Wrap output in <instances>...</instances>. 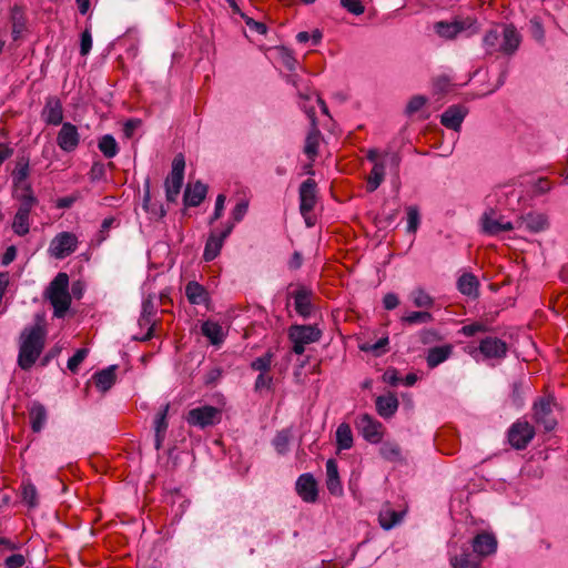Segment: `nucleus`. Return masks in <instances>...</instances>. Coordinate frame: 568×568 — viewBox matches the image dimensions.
Here are the masks:
<instances>
[{"label": "nucleus", "mask_w": 568, "mask_h": 568, "mask_svg": "<svg viewBox=\"0 0 568 568\" xmlns=\"http://www.w3.org/2000/svg\"><path fill=\"white\" fill-rule=\"evenodd\" d=\"M322 332L314 325H292L288 328V338L293 344L292 351L302 355L305 346L320 341Z\"/></svg>", "instance_id": "nucleus-4"}, {"label": "nucleus", "mask_w": 568, "mask_h": 568, "mask_svg": "<svg viewBox=\"0 0 568 568\" xmlns=\"http://www.w3.org/2000/svg\"><path fill=\"white\" fill-rule=\"evenodd\" d=\"M292 439V430L284 428L276 433L273 438V447L280 455H285L288 452L290 442Z\"/></svg>", "instance_id": "nucleus-39"}, {"label": "nucleus", "mask_w": 568, "mask_h": 568, "mask_svg": "<svg viewBox=\"0 0 568 568\" xmlns=\"http://www.w3.org/2000/svg\"><path fill=\"white\" fill-rule=\"evenodd\" d=\"M92 49V34L89 28H87L80 38V54L85 57L90 53Z\"/></svg>", "instance_id": "nucleus-54"}, {"label": "nucleus", "mask_w": 568, "mask_h": 568, "mask_svg": "<svg viewBox=\"0 0 568 568\" xmlns=\"http://www.w3.org/2000/svg\"><path fill=\"white\" fill-rule=\"evenodd\" d=\"M453 353V346L449 344L435 346L428 349L426 362L429 368H435L444 363Z\"/></svg>", "instance_id": "nucleus-32"}, {"label": "nucleus", "mask_w": 568, "mask_h": 568, "mask_svg": "<svg viewBox=\"0 0 568 568\" xmlns=\"http://www.w3.org/2000/svg\"><path fill=\"white\" fill-rule=\"evenodd\" d=\"M521 43V34L513 26H505L503 30V42L499 45V52L510 57L515 54Z\"/></svg>", "instance_id": "nucleus-21"}, {"label": "nucleus", "mask_w": 568, "mask_h": 568, "mask_svg": "<svg viewBox=\"0 0 568 568\" xmlns=\"http://www.w3.org/2000/svg\"><path fill=\"white\" fill-rule=\"evenodd\" d=\"M404 515L405 511L395 510L387 504L382 507L378 521L383 529L389 530L403 520Z\"/></svg>", "instance_id": "nucleus-27"}, {"label": "nucleus", "mask_w": 568, "mask_h": 568, "mask_svg": "<svg viewBox=\"0 0 568 568\" xmlns=\"http://www.w3.org/2000/svg\"><path fill=\"white\" fill-rule=\"evenodd\" d=\"M449 564L452 568H480L481 560L470 550V547L463 546L458 554L449 556Z\"/></svg>", "instance_id": "nucleus-19"}, {"label": "nucleus", "mask_w": 568, "mask_h": 568, "mask_svg": "<svg viewBox=\"0 0 568 568\" xmlns=\"http://www.w3.org/2000/svg\"><path fill=\"white\" fill-rule=\"evenodd\" d=\"M272 383L273 377L265 376L264 373H261L255 379L254 389L258 392L262 390L263 388H270L272 386Z\"/></svg>", "instance_id": "nucleus-64"}, {"label": "nucleus", "mask_w": 568, "mask_h": 568, "mask_svg": "<svg viewBox=\"0 0 568 568\" xmlns=\"http://www.w3.org/2000/svg\"><path fill=\"white\" fill-rule=\"evenodd\" d=\"M170 405H164L160 412L155 415L154 422H153V428H154V447L156 450H160L162 448L163 442L165 439L166 430L169 427L168 424V413H169Z\"/></svg>", "instance_id": "nucleus-22"}, {"label": "nucleus", "mask_w": 568, "mask_h": 568, "mask_svg": "<svg viewBox=\"0 0 568 568\" xmlns=\"http://www.w3.org/2000/svg\"><path fill=\"white\" fill-rule=\"evenodd\" d=\"M42 120L49 125H59L63 122L62 103L57 97L47 98L41 113Z\"/></svg>", "instance_id": "nucleus-20"}, {"label": "nucleus", "mask_w": 568, "mask_h": 568, "mask_svg": "<svg viewBox=\"0 0 568 568\" xmlns=\"http://www.w3.org/2000/svg\"><path fill=\"white\" fill-rule=\"evenodd\" d=\"M140 119H129L123 125V133L125 138L130 139L133 136L134 131L141 125Z\"/></svg>", "instance_id": "nucleus-63"}, {"label": "nucleus", "mask_w": 568, "mask_h": 568, "mask_svg": "<svg viewBox=\"0 0 568 568\" xmlns=\"http://www.w3.org/2000/svg\"><path fill=\"white\" fill-rule=\"evenodd\" d=\"M11 21H12V36L13 39H18L21 32L24 29V20L21 10L18 7H14L11 10Z\"/></svg>", "instance_id": "nucleus-47"}, {"label": "nucleus", "mask_w": 568, "mask_h": 568, "mask_svg": "<svg viewBox=\"0 0 568 568\" xmlns=\"http://www.w3.org/2000/svg\"><path fill=\"white\" fill-rule=\"evenodd\" d=\"M296 493L305 503H315L318 496L317 483L310 473L302 474L296 480Z\"/></svg>", "instance_id": "nucleus-16"}, {"label": "nucleus", "mask_w": 568, "mask_h": 568, "mask_svg": "<svg viewBox=\"0 0 568 568\" xmlns=\"http://www.w3.org/2000/svg\"><path fill=\"white\" fill-rule=\"evenodd\" d=\"M551 189V183L546 178H539L532 184V192L535 195H541L549 192Z\"/></svg>", "instance_id": "nucleus-59"}, {"label": "nucleus", "mask_w": 568, "mask_h": 568, "mask_svg": "<svg viewBox=\"0 0 568 568\" xmlns=\"http://www.w3.org/2000/svg\"><path fill=\"white\" fill-rule=\"evenodd\" d=\"M311 294L312 292L304 286L293 293L295 311L304 318L312 312Z\"/></svg>", "instance_id": "nucleus-29"}, {"label": "nucleus", "mask_w": 568, "mask_h": 568, "mask_svg": "<svg viewBox=\"0 0 568 568\" xmlns=\"http://www.w3.org/2000/svg\"><path fill=\"white\" fill-rule=\"evenodd\" d=\"M524 223L532 233H539L549 227L548 216L544 213H529L525 216Z\"/></svg>", "instance_id": "nucleus-35"}, {"label": "nucleus", "mask_w": 568, "mask_h": 568, "mask_svg": "<svg viewBox=\"0 0 568 568\" xmlns=\"http://www.w3.org/2000/svg\"><path fill=\"white\" fill-rule=\"evenodd\" d=\"M185 296L192 305H206L210 302L207 290L196 281H190L185 285Z\"/></svg>", "instance_id": "nucleus-23"}, {"label": "nucleus", "mask_w": 568, "mask_h": 568, "mask_svg": "<svg viewBox=\"0 0 568 568\" xmlns=\"http://www.w3.org/2000/svg\"><path fill=\"white\" fill-rule=\"evenodd\" d=\"M116 365H111L94 374L95 386L101 392L109 390L115 383Z\"/></svg>", "instance_id": "nucleus-34"}, {"label": "nucleus", "mask_w": 568, "mask_h": 568, "mask_svg": "<svg viewBox=\"0 0 568 568\" xmlns=\"http://www.w3.org/2000/svg\"><path fill=\"white\" fill-rule=\"evenodd\" d=\"M248 203L246 201L239 202L231 212L232 220L237 223L241 222L246 215Z\"/></svg>", "instance_id": "nucleus-57"}, {"label": "nucleus", "mask_w": 568, "mask_h": 568, "mask_svg": "<svg viewBox=\"0 0 568 568\" xmlns=\"http://www.w3.org/2000/svg\"><path fill=\"white\" fill-rule=\"evenodd\" d=\"M47 327L44 314H36L34 324L27 326L21 333V342L18 355V365L23 371H29L39 358L44 347Z\"/></svg>", "instance_id": "nucleus-1"}, {"label": "nucleus", "mask_w": 568, "mask_h": 568, "mask_svg": "<svg viewBox=\"0 0 568 568\" xmlns=\"http://www.w3.org/2000/svg\"><path fill=\"white\" fill-rule=\"evenodd\" d=\"M420 216L416 206L407 207V232L415 233L419 226Z\"/></svg>", "instance_id": "nucleus-51"}, {"label": "nucleus", "mask_w": 568, "mask_h": 568, "mask_svg": "<svg viewBox=\"0 0 568 568\" xmlns=\"http://www.w3.org/2000/svg\"><path fill=\"white\" fill-rule=\"evenodd\" d=\"M326 487L332 495H342L343 486L338 476L337 463L329 458L326 462Z\"/></svg>", "instance_id": "nucleus-26"}, {"label": "nucleus", "mask_w": 568, "mask_h": 568, "mask_svg": "<svg viewBox=\"0 0 568 568\" xmlns=\"http://www.w3.org/2000/svg\"><path fill=\"white\" fill-rule=\"evenodd\" d=\"M207 193V186L201 181H196L194 184H189L185 187L183 201L186 206H199L205 199Z\"/></svg>", "instance_id": "nucleus-24"}, {"label": "nucleus", "mask_w": 568, "mask_h": 568, "mask_svg": "<svg viewBox=\"0 0 568 568\" xmlns=\"http://www.w3.org/2000/svg\"><path fill=\"white\" fill-rule=\"evenodd\" d=\"M12 230L19 236L28 234L30 230L29 216L16 213Z\"/></svg>", "instance_id": "nucleus-44"}, {"label": "nucleus", "mask_w": 568, "mask_h": 568, "mask_svg": "<svg viewBox=\"0 0 568 568\" xmlns=\"http://www.w3.org/2000/svg\"><path fill=\"white\" fill-rule=\"evenodd\" d=\"M528 389V385L525 383V377L514 379L510 384V393L506 403H509L515 408L523 407L525 403V393Z\"/></svg>", "instance_id": "nucleus-30"}, {"label": "nucleus", "mask_w": 568, "mask_h": 568, "mask_svg": "<svg viewBox=\"0 0 568 568\" xmlns=\"http://www.w3.org/2000/svg\"><path fill=\"white\" fill-rule=\"evenodd\" d=\"M221 416L222 412L219 408L210 405H204L196 408H192L187 413L186 422L191 426L205 428L219 424L221 420Z\"/></svg>", "instance_id": "nucleus-9"}, {"label": "nucleus", "mask_w": 568, "mask_h": 568, "mask_svg": "<svg viewBox=\"0 0 568 568\" xmlns=\"http://www.w3.org/2000/svg\"><path fill=\"white\" fill-rule=\"evenodd\" d=\"M89 349L88 348H79L72 357L68 361V368L75 373L80 366V364L84 361V358L88 356Z\"/></svg>", "instance_id": "nucleus-52"}, {"label": "nucleus", "mask_w": 568, "mask_h": 568, "mask_svg": "<svg viewBox=\"0 0 568 568\" xmlns=\"http://www.w3.org/2000/svg\"><path fill=\"white\" fill-rule=\"evenodd\" d=\"M535 436L534 427L526 420H517L508 430L507 438L511 447L524 449Z\"/></svg>", "instance_id": "nucleus-11"}, {"label": "nucleus", "mask_w": 568, "mask_h": 568, "mask_svg": "<svg viewBox=\"0 0 568 568\" xmlns=\"http://www.w3.org/2000/svg\"><path fill=\"white\" fill-rule=\"evenodd\" d=\"M29 418L31 429L34 433H40L48 419L47 408L39 402H33L29 408Z\"/></svg>", "instance_id": "nucleus-28"}, {"label": "nucleus", "mask_w": 568, "mask_h": 568, "mask_svg": "<svg viewBox=\"0 0 568 568\" xmlns=\"http://www.w3.org/2000/svg\"><path fill=\"white\" fill-rule=\"evenodd\" d=\"M79 240L74 233L60 232L50 242L48 253L50 256L62 260L78 248Z\"/></svg>", "instance_id": "nucleus-7"}, {"label": "nucleus", "mask_w": 568, "mask_h": 568, "mask_svg": "<svg viewBox=\"0 0 568 568\" xmlns=\"http://www.w3.org/2000/svg\"><path fill=\"white\" fill-rule=\"evenodd\" d=\"M357 428L367 442L376 444L382 440V424L371 415H361L357 420Z\"/></svg>", "instance_id": "nucleus-15"}, {"label": "nucleus", "mask_w": 568, "mask_h": 568, "mask_svg": "<svg viewBox=\"0 0 568 568\" xmlns=\"http://www.w3.org/2000/svg\"><path fill=\"white\" fill-rule=\"evenodd\" d=\"M201 332L203 336H205L211 342L212 345H220L225 338L222 326L217 322L211 320L204 321L202 323Z\"/></svg>", "instance_id": "nucleus-33"}, {"label": "nucleus", "mask_w": 568, "mask_h": 568, "mask_svg": "<svg viewBox=\"0 0 568 568\" xmlns=\"http://www.w3.org/2000/svg\"><path fill=\"white\" fill-rule=\"evenodd\" d=\"M281 61L283 65L290 71L295 70L297 64V60L293 55L292 51L285 48L281 50Z\"/></svg>", "instance_id": "nucleus-58"}, {"label": "nucleus", "mask_w": 568, "mask_h": 568, "mask_svg": "<svg viewBox=\"0 0 568 568\" xmlns=\"http://www.w3.org/2000/svg\"><path fill=\"white\" fill-rule=\"evenodd\" d=\"M474 21L467 19H455L454 21H438L434 24L436 34L445 40H453L460 33L471 29Z\"/></svg>", "instance_id": "nucleus-12"}, {"label": "nucleus", "mask_w": 568, "mask_h": 568, "mask_svg": "<svg viewBox=\"0 0 568 568\" xmlns=\"http://www.w3.org/2000/svg\"><path fill=\"white\" fill-rule=\"evenodd\" d=\"M22 500L31 508L38 506L37 488L31 483H23L22 485Z\"/></svg>", "instance_id": "nucleus-46"}, {"label": "nucleus", "mask_w": 568, "mask_h": 568, "mask_svg": "<svg viewBox=\"0 0 568 568\" xmlns=\"http://www.w3.org/2000/svg\"><path fill=\"white\" fill-rule=\"evenodd\" d=\"M300 212L306 221L308 226L312 223L308 220V214L314 210L317 201V183L313 179H307L300 185Z\"/></svg>", "instance_id": "nucleus-10"}, {"label": "nucleus", "mask_w": 568, "mask_h": 568, "mask_svg": "<svg viewBox=\"0 0 568 568\" xmlns=\"http://www.w3.org/2000/svg\"><path fill=\"white\" fill-rule=\"evenodd\" d=\"M158 306L154 303V298L152 295H149L142 301V310L140 317L138 320V324L141 328L146 327V333L141 336H133L132 339L146 342L150 341L154 335L155 328V320Z\"/></svg>", "instance_id": "nucleus-8"}, {"label": "nucleus", "mask_w": 568, "mask_h": 568, "mask_svg": "<svg viewBox=\"0 0 568 568\" xmlns=\"http://www.w3.org/2000/svg\"><path fill=\"white\" fill-rule=\"evenodd\" d=\"M336 447L338 450H346L353 446V433L351 426L346 423L338 425L336 429Z\"/></svg>", "instance_id": "nucleus-37"}, {"label": "nucleus", "mask_w": 568, "mask_h": 568, "mask_svg": "<svg viewBox=\"0 0 568 568\" xmlns=\"http://www.w3.org/2000/svg\"><path fill=\"white\" fill-rule=\"evenodd\" d=\"M339 3L343 9L354 16L363 14L365 11V7L361 0H341Z\"/></svg>", "instance_id": "nucleus-53"}, {"label": "nucleus", "mask_w": 568, "mask_h": 568, "mask_svg": "<svg viewBox=\"0 0 568 568\" xmlns=\"http://www.w3.org/2000/svg\"><path fill=\"white\" fill-rule=\"evenodd\" d=\"M388 344V337H382L374 344H364L361 349L364 352H373L375 355H381L384 352L385 346Z\"/></svg>", "instance_id": "nucleus-55"}, {"label": "nucleus", "mask_w": 568, "mask_h": 568, "mask_svg": "<svg viewBox=\"0 0 568 568\" xmlns=\"http://www.w3.org/2000/svg\"><path fill=\"white\" fill-rule=\"evenodd\" d=\"M24 564L26 559L21 554H13L4 560L6 568H21Z\"/></svg>", "instance_id": "nucleus-62"}, {"label": "nucleus", "mask_w": 568, "mask_h": 568, "mask_svg": "<svg viewBox=\"0 0 568 568\" xmlns=\"http://www.w3.org/2000/svg\"><path fill=\"white\" fill-rule=\"evenodd\" d=\"M433 321V315L429 312H410L402 317V322L406 324H420L429 323Z\"/></svg>", "instance_id": "nucleus-48"}, {"label": "nucleus", "mask_w": 568, "mask_h": 568, "mask_svg": "<svg viewBox=\"0 0 568 568\" xmlns=\"http://www.w3.org/2000/svg\"><path fill=\"white\" fill-rule=\"evenodd\" d=\"M80 140L78 128L74 124L70 122L62 123L57 135V144L62 151L73 152L79 146Z\"/></svg>", "instance_id": "nucleus-14"}, {"label": "nucleus", "mask_w": 568, "mask_h": 568, "mask_svg": "<svg viewBox=\"0 0 568 568\" xmlns=\"http://www.w3.org/2000/svg\"><path fill=\"white\" fill-rule=\"evenodd\" d=\"M98 148L106 159H113L119 153L118 142L111 134H104L99 140Z\"/></svg>", "instance_id": "nucleus-38"}, {"label": "nucleus", "mask_w": 568, "mask_h": 568, "mask_svg": "<svg viewBox=\"0 0 568 568\" xmlns=\"http://www.w3.org/2000/svg\"><path fill=\"white\" fill-rule=\"evenodd\" d=\"M476 361L493 359L497 357V337H486L480 341L477 348L470 351Z\"/></svg>", "instance_id": "nucleus-25"}, {"label": "nucleus", "mask_w": 568, "mask_h": 568, "mask_svg": "<svg viewBox=\"0 0 568 568\" xmlns=\"http://www.w3.org/2000/svg\"><path fill=\"white\" fill-rule=\"evenodd\" d=\"M381 456L389 462H396L400 459V448L395 443H383V445L379 448Z\"/></svg>", "instance_id": "nucleus-43"}, {"label": "nucleus", "mask_w": 568, "mask_h": 568, "mask_svg": "<svg viewBox=\"0 0 568 568\" xmlns=\"http://www.w3.org/2000/svg\"><path fill=\"white\" fill-rule=\"evenodd\" d=\"M142 207L145 212L151 213L158 217H163L166 214V211L162 204L156 205L151 202L149 181H146L145 186H144V196H143Z\"/></svg>", "instance_id": "nucleus-40"}, {"label": "nucleus", "mask_w": 568, "mask_h": 568, "mask_svg": "<svg viewBox=\"0 0 568 568\" xmlns=\"http://www.w3.org/2000/svg\"><path fill=\"white\" fill-rule=\"evenodd\" d=\"M530 33L536 41H544L545 30L542 28V24L536 19L530 20Z\"/></svg>", "instance_id": "nucleus-60"}, {"label": "nucleus", "mask_w": 568, "mask_h": 568, "mask_svg": "<svg viewBox=\"0 0 568 568\" xmlns=\"http://www.w3.org/2000/svg\"><path fill=\"white\" fill-rule=\"evenodd\" d=\"M556 400L551 396L541 397L534 403V419L542 426L546 432H551L557 426V418L554 415Z\"/></svg>", "instance_id": "nucleus-6"}, {"label": "nucleus", "mask_w": 568, "mask_h": 568, "mask_svg": "<svg viewBox=\"0 0 568 568\" xmlns=\"http://www.w3.org/2000/svg\"><path fill=\"white\" fill-rule=\"evenodd\" d=\"M481 229L485 233L497 234V217L494 209H488L481 216Z\"/></svg>", "instance_id": "nucleus-42"}, {"label": "nucleus", "mask_w": 568, "mask_h": 568, "mask_svg": "<svg viewBox=\"0 0 568 568\" xmlns=\"http://www.w3.org/2000/svg\"><path fill=\"white\" fill-rule=\"evenodd\" d=\"M273 353L267 351L264 355L255 358L251 363V368L254 371H258L260 373H265L270 371L272 362H273Z\"/></svg>", "instance_id": "nucleus-45"}, {"label": "nucleus", "mask_w": 568, "mask_h": 568, "mask_svg": "<svg viewBox=\"0 0 568 568\" xmlns=\"http://www.w3.org/2000/svg\"><path fill=\"white\" fill-rule=\"evenodd\" d=\"M318 150V140L316 136L308 135L305 145H304V153L307 155L310 160H314L317 155Z\"/></svg>", "instance_id": "nucleus-56"}, {"label": "nucleus", "mask_w": 568, "mask_h": 568, "mask_svg": "<svg viewBox=\"0 0 568 568\" xmlns=\"http://www.w3.org/2000/svg\"><path fill=\"white\" fill-rule=\"evenodd\" d=\"M225 200H226V196L224 194H219L216 196L214 212L210 220L211 224L213 222H215L216 220H219L223 215Z\"/></svg>", "instance_id": "nucleus-61"}, {"label": "nucleus", "mask_w": 568, "mask_h": 568, "mask_svg": "<svg viewBox=\"0 0 568 568\" xmlns=\"http://www.w3.org/2000/svg\"><path fill=\"white\" fill-rule=\"evenodd\" d=\"M44 297L53 307V316L62 318L71 305V295L69 293V276L67 273L60 272L50 282L44 292Z\"/></svg>", "instance_id": "nucleus-2"}, {"label": "nucleus", "mask_w": 568, "mask_h": 568, "mask_svg": "<svg viewBox=\"0 0 568 568\" xmlns=\"http://www.w3.org/2000/svg\"><path fill=\"white\" fill-rule=\"evenodd\" d=\"M36 203L37 199L33 196L30 186H27L24 193L20 196V205L17 213L29 216Z\"/></svg>", "instance_id": "nucleus-41"}, {"label": "nucleus", "mask_w": 568, "mask_h": 568, "mask_svg": "<svg viewBox=\"0 0 568 568\" xmlns=\"http://www.w3.org/2000/svg\"><path fill=\"white\" fill-rule=\"evenodd\" d=\"M496 547L497 540L494 534L479 532L473 538L470 550L483 561L485 557L495 551Z\"/></svg>", "instance_id": "nucleus-17"}, {"label": "nucleus", "mask_w": 568, "mask_h": 568, "mask_svg": "<svg viewBox=\"0 0 568 568\" xmlns=\"http://www.w3.org/2000/svg\"><path fill=\"white\" fill-rule=\"evenodd\" d=\"M185 160L183 154L174 156L172 162V171L165 180V196L168 202H175L184 180Z\"/></svg>", "instance_id": "nucleus-5"}, {"label": "nucleus", "mask_w": 568, "mask_h": 568, "mask_svg": "<svg viewBox=\"0 0 568 568\" xmlns=\"http://www.w3.org/2000/svg\"><path fill=\"white\" fill-rule=\"evenodd\" d=\"M376 410L383 418L392 417L398 409V399L394 394L382 395L376 398Z\"/></svg>", "instance_id": "nucleus-31"}, {"label": "nucleus", "mask_w": 568, "mask_h": 568, "mask_svg": "<svg viewBox=\"0 0 568 568\" xmlns=\"http://www.w3.org/2000/svg\"><path fill=\"white\" fill-rule=\"evenodd\" d=\"M400 162H402V158L396 152L386 153L383 156L382 162H376L373 165L372 171L366 179L367 192L373 193L381 186V184L385 180L387 166H389V169L395 173V175H398Z\"/></svg>", "instance_id": "nucleus-3"}, {"label": "nucleus", "mask_w": 568, "mask_h": 568, "mask_svg": "<svg viewBox=\"0 0 568 568\" xmlns=\"http://www.w3.org/2000/svg\"><path fill=\"white\" fill-rule=\"evenodd\" d=\"M428 99L425 95H414L410 98L405 108V114L412 116L416 112L420 111L427 103Z\"/></svg>", "instance_id": "nucleus-50"}, {"label": "nucleus", "mask_w": 568, "mask_h": 568, "mask_svg": "<svg viewBox=\"0 0 568 568\" xmlns=\"http://www.w3.org/2000/svg\"><path fill=\"white\" fill-rule=\"evenodd\" d=\"M457 288L464 295L476 297L478 294V280L473 274L465 273L458 278Z\"/></svg>", "instance_id": "nucleus-36"}, {"label": "nucleus", "mask_w": 568, "mask_h": 568, "mask_svg": "<svg viewBox=\"0 0 568 568\" xmlns=\"http://www.w3.org/2000/svg\"><path fill=\"white\" fill-rule=\"evenodd\" d=\"M468 109L463 104L448 106L440 115V123L450 130L459 131Z\"/></svg>", "instance_id": "nucleus-18"}, {"label": "nucleus", "mask_w": 568, "mask_h": 568, "mask_svg": "<svg viewBox=\"0 0 568 568\" xmlns=\"http://www.w3.org/2000/svg\"><path fill=\"white\" fill-rule=\"evenodd\" d=\"M234 223H229L223 231L220 233L212 232L206 240L203 258L206 262H211L220 254L223 243L226 237L232 233Z\"/></svg>", "instance_id": "nucleus-13"}, {"label": "nucleus", "mask_w": 568, "mask_h": 568, "mask_svg": "<svg viewBox=\"0 0 568 568\" xmlns=\"http://www.w3.org/2000/svg\"><path fill=\"white\" fill-rule=\"evenodd\" d=\"M412 297L416 307H432L434 305L433 297L422 288L415 290Z\"/></svg>", "instance_id": "nucleus-49"}]
</instances>
